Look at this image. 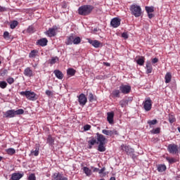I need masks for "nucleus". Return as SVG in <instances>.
<instances>
[{
  "label": "nucleus",
  "mask_w": 180,
  "mask_h": 180,
  "mask_svg": "<svg viewBox=\"0 0 180 180\" xmlns=\"http://www.w3.org/2000/svg\"><path fill=\"white\" fill-rule=\"evenodd\" d=\"M94 8L95 7H94V6L91 5L81 6L78 8V13L82 16H88V15H91V13H92V11H94Z\"/></svg>",
  "instance_id": "1"
},
{
  "label": "nucleus",
  "mask_w": 180,
  "mask_h": 180,
  "mask_svg": "<svg viewBox=\"0 0 180 180\" xmlns=\"http://www.w3.org/2000/svg\"><path fill=\"white\" fill-rule=\"evenodd\" d=\"M24 113L25 110L23 109H18L17 110H8L5 112L4 117L12 118L15 117L18 115H23Z\"/></svg>",
  "instance_id": "2"
},
{
  "label": "nucleus",
  "mask_w": 180,
  "mask_h": 180,
  "mask_svg": "<svg viewBox=\"0 0 180 180\" xmlns=\"http://www.w3.org/2000/svg\"><path fill=\"white\" fill-rule=\"evenodd\" d=\"M20 95H22V96H25L28 101H37V94L34 93V91H20Z\"/></svg>",
  "instance_id": "3"
},
{
  "label": "nucleus",
  "mask_w": 180,
  "mask_h": 180,
  "mask_svg": "<svg viewBox=\"0 0 180 180\" xmlns=\"http://www.w3.org/2000/svg\"><path fill=\"white\" fill-rule=\"evenodd\" d=\"M129 9L131 15H134L135 18H140L141 16V7L140 6L132 4Z\"/></svg>",
  "instance_id": "4"
},
{
  "label": "nucleus",
  "mask_w": 180,
  "mask_h": 180,
  "mask_svg": "<svg viewBox=\"0 0 180 180\" xmlns=\"http://www.w3.org/2000/svg\"><path fill=\"white\" fill-rule=\"evenodd\" d=\"M143 108L146 112H150L151 110V108L153 106V101L150 97L146 98L145 101L143 103Z\"/></svg>",
  "instance_id": "5"
},
{
  "label": "nucleus",
  "mask_w": 180,
  "mask_h": 180,
  "mask_svg": "<svg viewBox=\"0 0 180 180\" xmlns=\"http://www.w3.org/2000/svg\"><path fill=\"white\" fill-rule=\"evenodd\" d=\"M121 150H122V151H125L127 155H134V150L129 146H126L124 144L121 145Z\"/></svg>",
  "instance_id": "6"
},
{
  "label": "nucleus",
  "mask_w": 180,
  "mask_h": 180,
  "mask_svg": "<svg viewBox=\"0 0 180 180\" xmlns=\"http://www.w3.org/2000/svg\"><path fill=\"white\" fill-rule=\"evenodd\" d=\"M167 150L169 154H178V146L175 143L169 144L167 146Z\"/></svg>",
  "instance_id": "7"
},
{
  "label": "nucleus",
  "mask_w": 180,
  "mask_h": 180,
  "mask_svg": "<svg viewBox=\"0 0 180 180\" xmlns=\"http://www.w3.org/2000/svg\"><path fill=\"white\" fill-rule=\"evenodd\" d=\"M120 91L121 94L127 95V94H130V91H131V86H130V85L122 84L120 86Z\"/></svg>",
  "instance_id": "8"
},
{
  "label": "nucleus",
  "mask_w": 180,
  "mask_h": 180,
  "mask_svg": "<svg viewBox=\"0 0 180 180\" xmlns=\"http://www.w3.org/2000/svg\"><path fill=\"white\" fill-rule=\"evenodd\" d=\"M78 102L80 106H85L86 105V102H88V98L85 96V94H81L79 96H77Z\"/></svg>",
  "instance_id": "9"
},
{
  "label": "nucleus",
  "mask_w": 180,
  "mask_h": 180,
  "mask_svg": "<svg viewBox=\"0 0 180 180\" xmlns=\"http://www.w3.org/2000/svg\"><path fill=\"white\" fill-rule=\"evenodd\" d=\"M45 34L48 36V37H54V36L57 35V27L49 28L45 32Z\"/></svg>",
  "instance_id": "10"
},
{
  "label": "nucleus",
  "mask_w": 180,
  "mask_h": 180,
  "mask_svg": "<svg viewBox=\"0 0 180 180\" xmlns=\"http://www.w3.org/2000/svg\"><path fill=\"white\" fill-rule=\"evenodd\" d=\"M97 136V143L98 144H106V138L105 137V136L97 133L96 134Z\"/></svg>",
  "instance_id": "11"
},
{
  "label": "nucleus",
  "mask_w": 180,
  "mask_h": 180,
  "mask_svg": "<svg viewBox=\"0 0 180 180\" xmlns=\"http://www.w3.org/2000/svg\"><path fill=\"white\" fill-rule=\"evenodd\" d=\"M120 22H121L120 18H114L112 19L110 22V25L112 27H115V28L119 27L120 26Z\"/></svg>",
  "instance_id": "12"
},
{
  "label": "nucleus",
  "mask_w": 180,
  "mask_h": 180,
  "mask_svg": "<svg viewBox=\"0 0 180 180\" xmlns=\"http://www.w3.org/2000/svg\"><path fill=\"white\" fill-rule=\"evenodd\" d=\"M24 75L25 77H28L29 78H32V77H34V72H33V70L27 67L24 70Z\"/></svg>",
  "instance_id": "13"
},
{
  "label": "nucleus",
  "mask_w": 180,
  "mask_h": 180,
  "mask_svg": "<svg viewBox=\"0 0 180 180\" xmlns=\"http://www.w3.org/2000/svg\"><path fill=\"white\" fill-rule=\"evenodd\" d=\"M88 42L93 46V47H95V49H98L101 46H102V43L98 40H92L91 39H88Z\"/></svg>",
  "instance_id": "14"
},
{
  "label": "nucleus",
  "mask_w": 180,
  "mask_h": 180,
  "mask_svg": "<svg viewBox=\"0 0 180 180\" xmlns=\"http://www.w3.org/2000/svg\"><path fill=\"white\" fill-rule=\"evenodd\" d=\"M102 133L105 136H110V137H112V136H114V134L115 135L117 134V131H116L115 129H113V130L103 129Z\"/></svg>",
  "instance_id": "15"
},
{
  "label": "nucleus",
  "mask_w": 180,
  "mask_h": 180,
  "mask_svg": "<svg viewBox=\"0 0 180 180\" xmlns=\"http://www.w3.org/2000/svg\"><path fill=\"white\" fill-rule=\"evenodd\" d=\"M52 178L53 180H68V178L64 177L60 172L54 173Z\"/></svg>",
  "instance_id": "16"
},
{
  "label": "nucleus",
  "mask_w": 180,
  "mask_h": 180,
  "mask_svg": "<svg viewBox=\"0 0 180 180\" xmlns=\"http://www.w3.org/2000/svg\"><path fill=\"white\" fill-rule=\"evenodd\" d=\"M90 140L88 141V148L91 150L92 148V146H95V144H98V141H96V138L91 136L89 138Z\"/></svg>",
  "instance_id": "17"
},
{
  "label": "nucleus",
  "mask_w": 180,
  "mask_h": 180,
  "mask_svg": "<svg viewBox=\"0 0 180 180\" xmlns=\"http://www.w3.org/2000/svg\"><path fill=\"white\" fill-rule=\"evenodd\" d=\"M113 117H115L114 112H108L107 113V120L110 124H113Z\"/></svg>",
  "instance_id": "18"
},
{
  "label": "nucleus",
  "mask_w": 180,
  "mask_h": 180,
  "mask_svg": "<svg viewBox=\"0 0 180 180\" xmlns=\"http://www.w3.org/2000/svg\"><path fill=\"white\" fill-rule=\"evenodd\" d=\"M24 174L22 173H13L11 174L10 180H19L23 178Z\"/></svg>",
  "instance_id": "19"
},
{
  "label": "nucleus",
  "mask_w": 180,
  "mask_h": 180,
  "mask_svg": "<svg viewBox=\"0 0 180 180\" xmlns=\"http://www.w3.org/2000/svg\"><path fill=\"white\" fill-rule=\"evenodd\" d=\"M47 43H49L47 38H42L37 41V44L41 46V47L47 46Z\"/></svg>",
  "instance_id": "20"
},
{
  "label": "nucleus",
  "mask_w": 180,
  "mask_h": 180,
  "mask_svg": "<svg viewBox=\"0 0 180 180\" xmlns=\"http://www.w3.org/2000/svg\"><path fill=\"white\" fill-rule=\"evenodd\" d=\"M145 68L146 70V74H151V72H153V65H151L150 60L146 61Z\"/></svg>",
  "instance_id": "21"
},
{
  "label": "nucleus",
  "mask_w": 180,
  "mask_h": 180,
  "mask_svg": "<svg viewBox=\"0 0 180 180\" xmlns=\"http://www.w3.org/2000/svg\"><path fill=\"white\" fill-rule=\"evenodd\" d=\"M53 74H55L56 78H58V79H63V78H64V75L63 74L62 71H60L58 70H55L53 71Z\"/></svg>",
  "instance_id": "22"
},
{
  "label": "nucleus",
  "mask_w": 180,
  "mask_h": 180,
  "mask_svg": "<svg viewBox=\"0 0 180 180\" xmlns=\"http://www.w3.org/2000/svg\"><path fill=\"white\" fill-rule=\"evenodd\" d=\"M65 44L67 46H70L71 44H74V36L73 35H70V37H68L67 38V40L65 41Z\"/></svg>",
  "instance_id": "23"
},
{
  "label": "nucleus",
  "mask_w": 180,
  "mask_h": 180,
  "mask_svg": "<svg viewBox=\"0 0 180 180\" xmlns=\"http://www.w3.org/2000/svg\"><path fill=\"white\" fill-rule=\"evenodd\" d=\"M157 170L158 172H164V171H167V166L165 165H158Z\"/></svg>",
  "instance_id": "24"
},
{
  "label": "nucleus",
  "mask_w": 180,
  "mask_h": 180,
  "mask_svg": "<svg viewBox=\"0 0 180 180\" xmlns=\"http://www.w3.org/2000/svg\"><path fill=\"white\" fill-rule=\"evenodd\" d=\"M165 84H169L171 82V79H172V75H171V72H167L165 76Z\"/></svg>",
  "instance_id": "25"
},
{
  "label": "nucleus",
  "mask_w": 180,
  "mask_h": 180,
  "mask_svg": "<svg viewBox=\"0 0 180 180\" xmlns=\"http://www.w3.org/2000/svg\"><path fill=\"white\" fill-rule=\"evenodd\" d=\"M46 143L53 147V146H54V138H53L51 135H49L46 139Z\"/></svg>",
  "instance_id": "26"
},
{
  "label": "nucleus",
  "mask_w": 180,
  "mask_h": 180,
  "mask_svg": "<svg viewBox=\"0 0 180 180\" xmlns=\"http://www.w3.org/2000/svg\"><path fill=\"white\" fill-rule=\"evenodd\" d=\"M83 171L84 174L86 175V176H91V175H92V170H91L89 168L86 167H83Z\"/></svg>",
  "instance_id": "27"
},
{
  "label": "nucleus",
  "mask_w": 180,
  "mask_h": 180,
  "mask_svg": "<svg viewBox=\"0 0 180 180\" xmlns=\"http://www.w3.org/2000/svg\"><path fill=\"white\" fill-rule=\"evenodd\" d=\"M105 144L106 143H99L98 146V151H100V153H104V151H106Z\"/></svg>",
  "instance_id": "28"
},
{
  "label": "nucleus",
  "mask_w": 180,
  "mask_h": 180,
  "mask_svg": "<svg viewBox=\"0 0 180 180\" xmlns=\"http://www.w3.org/2000/svg\"><path fill=\"white\" fill-rule=\"evenodd\" d=\"M37 54H39V51L34 49L31 51V52L29 54L30 58H34V57H37Z\"/></svg>",
  "instance_id": "29"
},
{
  "label": "nucleus",
  "mask_w": 180,
  "mask_h": 180,
  "mask_svg": "<svg viewBox=\"0 0 180 180\" xmlns=\"http://www.w3.org/2000/svg\"><path fill=\"white\" fill-rule=\"evenodd\" d=\"M77 71L74 70L73 68H68L67 70V74L68 75H70V77H74L75 75V73Z\"/></svg>",
  "instance_id": "30"
},
{
  "label": "nucleus",
  "mask_w": 180,
  "mask_h": 180,
  "mask_svg": "<svg viewBox=\"0 0 180 180\" xmlns=\"http://www.w3.org/2000/svg\"><path fill=\"white\" fill-rule=\"evenodd\" d=\"M39 150H40V148H39V146H36L34 150H31L32 155H34V157H37V155H39Z\"/></svg>",
  "instance_id": "31"
},
{
  "label": "nucleus",
  "mask_w": 180,
  "mask_h": 180,
  "mask_svg": "<svg viewBox=\"0 0 180 180\" xmlns=\"http://www.w3.org/2000/svg\"><path fill=\"white\" fill-rule=\"evenodd\" d=\"M120 90H114L112 92L113 98H120Z\"/></svg>",
  "instance_id": "32"
},
{
  "label": "nucleus",
  "mask_w": 180,
  "mask_h": 180,
  "mask_svg": "<svg viewBox=\"0 0 180 180\" xmlns=\"http://www.w3.org/2000/svg\"><path fill=\"white\" fill-rule=\"evenodd\" d=\"M146 60H144V57H141L136 60V63L138 65H144V63Z\"/></svg>",
  "instance_id": "33"
},
{
  "label": "nucleus",
  "mask_w": 180,
  "mask_h": 180,
  "mask_svg": "<svg viewBox=\"0 0 180 180\" xmlns=\"http://www.w3.org/2000/svg\"><path fill=\"white\" fill-rule=\"evenodd\" d=\"M6 153L8 155H13L16 153V150L13 148H9L6 149Z\"/></svg>",
  "instance_id": "34"
},
{
  "label": "nucleus",
  "mask_w": 180,
  "mask_h": 180,
  "mask_svg": "<svg viewBox=\"0 0 180 180\" xmlns=\"http://www.w3.org/2000/svg\"><path fill=\"white\" fill-rule=\"evenodd\" d=\"M81 43V37H73V44H79Z\"/></svg>",
  "instance_id": "35"
},
{
  "label": "nucleus",
  "mask_w": 180,
  "mask_h": 180,
  "mask_svg": "<svg viewBox=\"0 0 180 180\" xmlns=\"http://www.w3.org/2000/svg\"><path fill=\"white\" fill-rule=\"evenodd\" d=\"M105 171H106L105 167H103L98 170V174H101L100 176L103 177V176H106V173H103V172H105Z\"/></svg>",
  "instance_id": "36"
},
{
  "label": "nucleus",
  "mask_w": 180,
  "mask_h": 180,
  "mask_svg": "<svg viewBox=\"0 0 180 180\" xmlns=\"http://www.w3.org/2000/svg\"><path fill=\"white\" fill-rule=\"evenodd\" d=\"M89 102H94V101H96V96H94L92 93L89 94Z\"/></svg>",
  "instance_id": "37"
},
{
  "label": "nucleus",
  "mask_w": 180,
  "mask_h": 180,
  "mask_svg": "<svg viewBox=\"0 0 180 180\" xmlns=\"http://www.w3.org/2000/svg\"><path fill=\"white\" fill-rule=\"evenodd\" d=\"M145 9L147 13H153L154 12V6H146Z\"/></svg>",
  "instance_id": "38"
},
{
  "label": "nucleus",
  "mask_w": 180,
  "mask_h": 180,
  "mask_svg": "<svg viewBox=\"0 0 180 180\" xmlns=\"http://www.w3.org/2000/svg\"><path fill=\"white\" fill-rule=\"evenodd\" d=\"M161 131V129L160 127H158L156 129H153L150 131V133H152V134H160Z\"/></svg>",
  "instance_id": "39"
},
{
  "label": "nucleus",
  "mask_w": 180,
  "mask_h": 180,
  "mask_svg": "<svg viewBox=\"0 0 180 180\" xmlns=\"http://www.w3.org/2000/svg\"><path fill=\"white\" fill-rule=\"evenodd\" d=\"M7 86H8V83H6V82L0 81V88H1V89H5V88H6Z\"/></svg>",
  "instance_id": "40"
},
{
  "label": "nucleus",
  "mask_w": 180,
  "mask_h": 180,
  "mask_svg": "<svg viewBox=\"0 0 180 180\" xmlns=\"http://www.w3.org/2000/svg\"><path fill=\"white\" fill-rule=\"evenodd\" d=\"M18 25H19V22L16 20H13L11 25H10V27L11 29H15L16 27V26H18Z\"/></svg>",
  "instance_id": "41"
},
{
  "label": "nucleus",
  "mask_w": 180,
  "mask_h": 180,
  "mask_svg": "<svg viewBox=\"0 0 180 180\" xmlns=\"http://www.w3.org/2000/svg\"><path fill=\"white\" fill-rule=\"evenodd\" d=\"M120 106H122V108H126V106H127V105H129L127 103V101H125V100H121L120 101Z\"/></svg>",
  "instance_id": "42"
},
{
  "label": "nucleus",
  "mask_w": 180,
  "mask_h": 180,
  "mask_svg": "<svg viewBox=\"0 0 180 180\" xmlns=\"http://www.w3.org/2000/svg\"><path fill=\"white\" fill-rule=\"evenodd\" d=\"M4 38L6 40H11V35H9V32H8V31L4 32Z\"/></svg>",
  "instance_id": "43"
},
{
  "label": "nucleus",
  "mask_w": 180,
  "mask_h": 180,
  "mask_svg": "<svg viewBox=\"0 0 180 180\" xmlns=\"http://www.w3.org/2000/svg\"><path fill=\"white\" fill-rule=\"evenodd\" d=\"M57 61H58V57L56 56V57L51 58L49 63L50 64H56Z\"/></svg>",
  "instance_id": "44"
},
{
  "label": "nucleus",
  "mask_w": 180,
  "mask_h": 180,
  "mask_svg": "<svg viewBox=\"0 0 180 180\" xmlns=\"http://www.w3.org/2000/svg\"><path fill=\"white\" fill-rule=\"evenodd\" d=\"M176 119H175V116L172 115H169V123L172 124L174 123Z\"/></svg>",
  "instance_id": "45"
},
{
  "label": "nucleus",
  "mask_w": 180,
  "mask_h": 180,
  "mask_svg": "<svg viewBox=\"0 0 180 180\" xmlns=\"http://www.w3.org/2000/svg\"><path fill=\"white\" fill-rule=\"evenodd\" d=\"M157 123H158V121L157 120H153L148 121V124H149V126H153L154 124H157Z\"/></svg>",
  "instance_id": "46"
},
{
  "label": "nucleus",
  "mask_w": 180,
  "mask_h": 180,
  "mask_svg": "<svg viewBox=\"0 0 180 180\" xmlns=\"http://www.w3.org/2000/svg\"><path fill=\"white\" fill-rule=\"evenodd\" d=\"M167 161H168L169 164H174V162H176V160L174 158H167Z\"/></svg>",
  "instance_id": "47"
},
{
  "label": "nucleus",
  "mask_w": 180,
  "mask_h": 180,
  "mask_svg": "<svg viewBox=\"0 0 180 180\" xmlns=\"http://www.w3.org/2000/svg\"><path fill=\"white\" fill-rule=\"evenodd\" d=\"M6 81L9 85H12V84L15 82V79H13V77H8L7 78Z\"/></svg>",
  "instance_id": "48"
},
{
  "label": "nucleus",
  "mask_w": 180,
  "mask_h": 180,
  "mask_svg": "<svg viewBox=\"0 0 180 180\" xmlns=\"http://www.w3.org/2000/svg\"><path fill=\"white\" fill-rule=\"evenodd\" d=\"M27 32L28 33H34V28L33 27V26H29L27 30Z\"/></svg>",
  "instance_id": "49"
},
{
  "label": "nucleus",
  "mask_w": 180,
  "mask_h": 180,
  "mask_svg": "<svg viewBox=\"0 0 180 180\" xmlns=\"http://www.w3.org/2000/svg\"><path fill=\"white\" fill-rule=\"evenodd\" d=\"M28 180H36V175L34 174H30L28 176Z\"/></svg>",
  "instance_id": "50"
},
{
  "label": "nucleus",
  "mask_w": 180,
  "mask_h": 180,
  "mask_svg": "<svg viewBox=\"0 0 180 180\" xmlns=\"http://www.w3.org/2000/svg\"><path fill=\"white\" fill-rule=\"evenodd\" d=\"M45 94L47 95V96H53V91L50 90H46Z\"/></svg>",
  "instance_id": "51"
},
{
  "label": "nucleus",
  "mask_w": 180,
  "mask_h": 180,
  "mask_svg": "<svg viewBox=\"0 0 180 180\" xmlns=\"http://www.w3.org/2000/svg\"><path fill=\"white\" fill-rule=\"evenodd\" d=\"M122 37H123V39H129V34H127V32H123L122 34Z\"/></svg>",
  "instance_id": "52"
},
{
  "label": "nucleus",
  "mask_w": 180,
  "mask_h": 180,
  "mask_svg": "<svg viewBox=\"0 0 180 180\" xmlns=\"http://www.w3.org/2000/svg\"><path fill=\"white\" fill-rule=\"evenodd\" d=\"M147 13L149 19H153V18H154V14L153 13Z\"/></svg>",
  "instance_id": "53"
},
{
  "label": "nucleus",
  "mask_w": 180,
  "mask_h": 180,
  "mask_svg": "<svg viewBox=\"0 0 180 180\" xmlns=\"http://www.w3.org/2000/svg\"><path fill=\"white\" fill-rule=\"evenodd\" d=\"M91 129V125H85L84 127V129L85 130V131H88V130H89Z\"/></svg>",
  "instance_id": "54"
},
{
  "label": "nucleus",
  "mask_w": 180,
  "mask_h": 180,
  "mask_svg": "<svg viewBox=\"0 0 180 180\" xmlns=\"http://www.w3.org/2000/svg\"><path fill=\"white\" fill-rule=\"evenodd\" d=\"M158 58H154L153 59H152L153 64H156V63H158Z\"/></svg>",
  "instance_id": "55"
},
{
  "label": "nucleus",
  "mask_w": 180,
  "mask_h": 180,
  "mask_svg": "<svg viewBox=\"0 0 180 180\" xmlns=\"http://www.w3.org/2000/svg\"><path fill=\"white\" fill-rule=\"evenodd\" d=\"M124 101H127V103L129 104V102H131V101H133V98L128 97L127 98L124 99Z\"/></svg>",
  "instance_id": "56"
},
{
  "label": "nucleus",
  "mask_w": 180,
  "mask_h": 180,
  "mask_svg": "<svg viewBox=\"0 0 180 180\" xmlns=\"http://www.w3.org/2000/svg\"><path fill=\"white\" fill-rule=\"evenodd\" d=\"M6 11V8L0 6V12H5Z\"/></svg>",
  "instance_id": "57"
},
{
  "label": "nucleus",
  "mask_w": 180,
  "mask_h": 180,
  "mask_svg": "<svg viewBox=\"0 0 180 180\" xmlns=\"http://www.w3.org/2000/svg\"><path fill=\"white\" fill-rule=\"evenodd\" d=\"M93 169L94 172H99V168L97 167H91Z\"/></svg>",
  "instance_id": "58"
},
{
  "label": "nucleus",
  "mask_w": 180,
  "mask_h": 180,
  "mask_svg": "<svg viewBox=\"0 0 180 180\" xmlns=\"http://www.w3.org/2000/svg\"><path fill=\"white\" fill-rule=\"evenodd\" d=\"M6 74H8V70H3L2 73H1V75H5Z\"/></svg>",
  "instance_id": "59"
},
{
  "label": "nucleus",
  "mask_w": 180,
  "mask_h": 180,
  "mask_svg": "<svg viewBox=\"0 0 180 180\" xmlns=\"http://www.w3.org/2000/svg\"><path fill=\"white\" fill-rule=\"evenodd\" d=\"M104 64H105V65H106L107 67H110V63H105Z\"/></svg>",
  "instance_id": "60"
},
{
  "label": "nucleus",
  "mask_w": 180,
  "mask_h": 180,
  "mask_svg": "<svg viewBox=\"0 0 180 180\" xmlns=\"http://www.w3.org/2000/svg\"><path fill=\"white\" fill-rule=\"evenodd\" d=\"M110 180H116V178H115V177H111V178L110 179Z\"/></svg>",
  "instance_id": "61"
},
{
  "label": "nucleus",
  "mask_w": 180,
  "mask_h": 180,
  "mask_svg": "<svg viewBox=\"0 0 180 180\" xmlns=\"http://www.w3.org/2000/svg\"><path fill=\"white\" fill-rule=\"evenodd\" d=\"M94 32H98V28H94Z\"/></svg>",
  "instance_id": "62"
},
{
  "label": "nucleus",
  "mask_w": 180,
  "mask_h": 180,
  "mask_svg": "<svg viewBox=\"0 0 180 180\" xmlns=\"http://www.w3.org/2000/svg\"><path fill=\"white\" fill-rule=\"evenodd\" d=\"M177 130H178V131L180 132V127H178V128H177Z\"/></svg>",
  "instance_id": "63"
},
{
  "label": "nucleus",
  "mask_w": 180,
  "mask_h": 180,
  "mask_svg": "<svg viewBox=\"0 0 180 180\" xmlns=\"http://www.w3.org/2000/svg\"><path fill=\"white\" fill-rule=\"evenodd\" d=\"M179 153H180V146L178 148Z\"/></svg>",
  "instance_id": "64"
}]
</instances>
